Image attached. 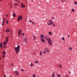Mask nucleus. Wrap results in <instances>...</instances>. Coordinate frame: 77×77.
I'll return each instance as SVG.
<instances>
[{
  "label": "nucleus",
  "mask_w": 77,
  "mask_h": 77,
  "mask_svg": "<svg viewBox=\"0 0 77 77\" xmlns=\"http://www.w3.org/2000/svg\"><path fill=\"white\" fill-rule=\"evenodd\" d=\"M21 29H20L18 32V34L19 35V36H20L21 35Z\"/></svg>",
  "instance_id": "obj_4"
},
{
  "label": "nucleus",
  "mask_w": 77,
  "mask_h": 77,
  "mask_svg": "<svg viewBox=\"0 0 77 77\" xmlns=\"http://www.w3.org/2000/svg\"><path fill=\"white\" fill-rule=\"evenodd\" d=\"M48 33L50 36V35H52V32H49Z\"/></svg>",
  "instance_id": "obj_16"
},
{
  "label": "nucleus",
  "mask_w": 77,
  "mask_h": 77,
  "mask_svg": "<svg viewBox=\"0 0 77 77\" xmlns=\"http://www.w3.org/2000/svg\"><path fill=\"white\" fill-rule=\"evenodd\" d=\"M1 60V57H0V60Z\"/></svg>",
  "instance_id": "obj_57"
},
{
  "label": "nucleus",
  "mask_w": 77,
  "mask_h": 77,
  "mask_svg": "<svg viewBox=\"0 0 77 77\" xmlns=\"http://www.w3.org/2000/svg\"><path fill=\"white\" fill-rule=\"evenodd\" d=\"M51 77H54V73L52 74Z\"/></svg>",
  "instance_id": "obj_18"
},
{
  "label": "nucleus",
  "mask_w": 77,
  "mask_h": 77,
  "mask_svg": "<svg viewBox=\"0 0 77 77\" xmlns=\"http://www.w3.org/2000/svg\"><path fill=\"white\" fill-rule=\"evenodd\" d=\"M4 23H5L4 22V21H3V22H2V24H4Z\"/></svg>",
  "instance_id": "obj_47"
},
{
  "label": "nucleus",
  "mask_w": 77,
  "mask_h": 77,
  "mask_svg": "<svg viewBox=\"0 0 77 77\" xmlns=\"http://www.w3.org/2000/svg\"><path fill=\"white\" fill-rule=\"evenodd\" d=\"M0 48H2V49H3V46H2V45H0Z\"/></svg>",
  "instance_id": "obj_24"
},
{
  "label": "nucleus",
  "mask_w": 77,
  "mask_h": 77,
  "mask_svg": "<svg viewBox=\"0 0 77 77\" xmlns=\"http://www.w3.org/2000/svg\"><path fill=\"white\" fill-rule=\"evenodd\" d=\"M29 22H30V23H32V21H31V20H29Z\"/></svg>",
  "instance_id": "obj_45"
},
{
  "label": "nucleus",
  "mask_w": 77,
  "mask_h": 77,
  "mask_svg": "<svg viewBox=\"0 0 77 77\" xmlns=\"http://www.w3.org/2000/svg\"><path fill=\"white\" fill-rule=\"evenodd\" d=\"M66 77H68V75H66Z\"/></svg>",
  "instance_id": "obj_46"
},
{
  "label": "nucleus",
  "mask_w": 77,
  "mask_h": 77,
  "mask_svg": "<svg viewBox=\"0 0 77 77\" xmlns=\"http://www.w3.org/2000/svg\"><path fill=\"white\" fill-rule=\"evenodd\" d=\"M61 2H62L63 3V2H65V0H64V1H62V0H61Z\"/></svg>",
  "instance_id": "obj_39"
},
{
  "label": "nucleus",
  "mask_w": 77,
  "mask_h": 77,
  "mask_svg": "<svg viewBox=\"0 0 77 77\" xmlns=\"http://www.w3.org/2000/svg\"><path fill=\"white\" fill-rule=\"evenodd\" d=\"M18 46H17V47L16 48V47H15L14 48L15 51H16V53H17V54H18V51H17V50H18Z\"/></svg>",
  "instance_id": "obj_3"
},
{
  "label": "nucleus",
  "mask_w": 77,
  "mask_h": 77,
  "mask_svg": "<svg viewBox=\"0 0 77 77\" xmlns=\"http://www.w3.org/2000/svg\"><path fill=\"white\" fill-rule=\"evenodd\" d=\"M47 24H48V25H49V26H50V25H51V24H50V23L49 24L48 23Z\"/></svg>",
  "instance_id": "obj_40"
},
{
  "label": "nucleus",
  "mask_w": 77,
  "mask_h": 77,
  "mask_svg": "<svg viewBox=\"0 0 77 77\" xmlns=\"http://www.w3.org/2000/svg\"><path fill=\"white\" fill-rule=\"evenodd\" d=\"M2 57H3V58H4V57H5V55H2Z\"/></svg>",
  "instance_id": "obj_32"
},
{
  "label": "nucleus",
  "mask_w": 77,
  "mask_h": 77,
  "mask_svg": "<svg viewBox=\"0 0 77 77\" xmlns=\"http://www.w3.org/2000/svg\"><path fill=\"white\" fill-rule=\"evenodd\" d=\"M11 8H12V6H11Z\"/></svg>",
  "instance_id": "obj_61"
},
{
  "label": "nucleus",
  "mask_w": 77,
  "mask_h": 77,
  "mask_svg": "<svg viewBox=\"0 0 77 77\" xmlns=\"http://www.w3.org/2000/svg\"><path fill=\"white\" fill-rule=\"evenodd\" d=\"M41 41L43 42V43H44L45 42V40L44 38H42L41 39Z\"/></svg>",
  "instance_id": "obj_10"
},
{
  "label": "nucleus",
  "mask_w": 77,
  "mask_h": 77,
  "mask_svg": "<svg viewBox=\"0 0 77 77\" xmlns=\"http://www.w3.org/2000/svg\"><path fill=\"white\" fill-rule=\"evenodd\" d=\"M21 71H24V69H21Z\"/></svg>",
  "instance_id": "obj_52"
},
{
  "label": "nucleus",
  "mask_w": 77,
  "mask_h": 77,
  "mask_svg": "<svg viewBox=\"0 0 77 77\" xmlns=\"http://www.w3.org/2000/svg\"><path fill=\"white\" fill-rule=\"evenodd\" d=\"M49 22L50 23V24L51 25H52V21H51V20H50Z\"/></svg>",
  "instance_id": "obj_15"
},
{
  "label": "nucleus",
  "mask_w": 77,
  "mask_h": 77,
  "mask_svg": "<svg viewBox=\"0 0 77 77\" xmlns=\"http://www.w3.org/2000/svg\"><path fill=\"white\" fill-rule=\"evenodd\" d=\"M69 36H70L69 35H68V38H69Z\"/></svg>",
  "instance_id": "obj_55"
},
{
  "label": "nucleus",
  "mask_w": 77,
  "mask_h": 77,
  "mask_svg": "<svg viewBox=\"0 0 77 77\" xmlns=\"http://www.w3.org/2000/svg\"><path fill=\"white\" fill-rule=\"evenodd\" d=\"M62 39H63L64 41H65V38H64V37H63L62 38Z\"/></svg>",
  "instance_id": "obj_29"
},
{
  "label": "nucleus",
  "mask_w": 77,
  "mask_h": 77,
  "mask_svg": "<svg viewBox=\"0 0 77 77\" xmlns=\"http://www.w3.org/2000/svg\"><path fill=\"white\" fill-rule=\"evenodd\" d=\"M23 46H26L27 45V43H26L25 42H24L23 43Z\"/></svg>",
  "instance_id": "obj_5"
},
{
  "label": "nucleus",
  "mask_w": 77,
  "mask_h": 77,
  "mask_svg": "<svg viewBox=\"0 0 77 77\" xmlns=\"http://www.w3.org/2000/svg\"><path fill=\"white\" fill-rule=\"evenodd\" d=\"M21 8H25V5H23V4H21Z\"/></svg>",
  "instance_id": "obj_11"
},
{
  "label": "nucleus",
  "mask_w": 77,
  "mask_h": 77,
  "mask_svg": "<svg viewBox=\"0 0 77 77\" xmlns=\"http://www.w3.org/2000/svg\"><path fill=\"white\" fill-rule=\"evenodd\" d=\"M33 66V63H31V67H32V66Z\"/></svg>",
  "instance_id": "obj_21"
},
{
  "label": "nucleus",
  "mask_w": 77,
  "mask_h": 77,
  "mask_svg": "<svg viewBox=\"0 0 77 77\" xmlns=\"http://www.w3.org/2000/svg\"><path fill=\"white\" fill-rule=\"evenodd\" d=\"M48 37V36L47 35H46L44 36V38L45 39H47V38Z\"/></svg>",
  "instance_id": "obj_17"
},
{
  "label": "nucleus",
  "mask_w": 77,
  "mask_h": 77,
  "mask_svg": "<svg viewBox=\"0 0 77 77\" xmlns=\"http://www.w3.org/2000/svg\"><path fill=\"white\" fill-rule=\"evenodd\" d=\"M13 64L11 63V66H13Z\"/></svg>",
  "instance_id": "obj_51"
},
{
  "label": "nucleus",
  "mask_w": 77,
  "mask_h": 77,
  "mask_svg": "<svg viewBox=\"0 0 77 77\" xmlns=\"http://www.w3.org/2000/svg\"><path fill=\"white\" fill-rule=\"evenodd\" d=\"M2 54H6V52H5V51H3V52H2Z\"/></svg>",
  "instance_id": "obj_20"
},
{
  "label": "nucleus",
  "mask_w": 77,
  "mask_h": 77,
  "mask_svg": "<svg viewBox=\"0 0 77 77\" xmlns=\"http://www.w3.org/2000/svg\"><path fill=\"white\" fill-rule=\"evenodd\" d=\"M23 16L22 15H20H20L19 16H18V19H17V21H20V20H22L23 19Z\"/></svg>",
  "instance_id": "obj_2"
},
{
  "label": "nucleus",
  "mask_w": 77,
  "mask_h": 77,
  "mask_svg": "<svg viewBox=\"0 0 77 77\" xmlns=\"http://www.w3.org/2000/svg\"><path fill=\"white\" fill-rule=\"evenodd\" d=\"M44 35L43 34H41L40 35V37L41 39H43L44 38Z\"/></svg>",
  "instance_id": "obj_6"
},
{
  "label": "nucleus",
  "mask_w": 77,
  "mask_h": 77,
  "mask_svg": "<svg viewBox=\"0 0 77 77\" xmlns=\"http://www.w3.org/2000/svg\"><path fill=\"white\" fill-rule=\"evenodd\" d=\"M4 75H5V72H4Z\"/></svg>",
  "instance_id": "obj_60"
},
{
  "label": "nucleus",
  "mask_w": 77,
  "mask_h": 77,
  "mask_svg": "<svg viewBox=\"0 0 77 77\" xmlns=\"http://www.w3.org/2000/svg\"><path fill=\"white\" fill-rule=\"evenodd\" d=\"M1 46H2V47H3V45H1Z\"/></svg>",
  "instance_id": "obj_59"
},
{
  "label": "nucleus",
  "mask_w": 77,
  "mask_h": 77,
  "mask_svg": "<svg viewBox=\"0 0 77 77\" xmlns=\"http://www.w3.org/2000/svg\"><path fill=\"white\" fill-rule=\"evenodd\" d=\"M58 65L59 66L60 68L61 69L62 68V65L61 64H58Z\"/></svg>",
  "instance_id": "obj_7"
},
{
  "label": "nucleus",
  "mask_w": 77,
  "mask_h": 77,
  "mask_svg": "<svg viewBox=\"0 0 77 77\" xmlns=\"http://www.w3.org/2000/svg\"><path fill=\"white\" fill-rule=\"evenodd\" d=\"M52 19H54V17H52Z\"/></svg>",
  "instance_id": "obj_54"
},
{
  "label": "nucleus",
  "mask_w": 77,
  "mask_h": 77,
  "mask_svg": "<svg viewBox=\"0 0 77 77\" xmlns=\"http://www.w3.org/2000/svg\"><path fill=\"white\" fill-rule=\"evenodd\" d=\"M2 42H1V44H0V45H2Z\"/></svg>",
  "instance_id": "obj_48"
},
{
  "label": "nucleus",
  "mask_w": 77,
  "mask_h": 77,
  "mask_svg": "<svg viewBox=\"0 0 77 77\" xmlns=\"http://www.w3.org/2000/svg\"><path fill=\"white\" fill-rule=\"evenodd\" d=\"M69 50H72V48L69 47Z\"/></svg>",
  "instance_id": "obj_22"
},
{
  "label": "nucleus",
  "mask_w": 77,
  "mask_h": 77,
  "mask_svg": "<svg viewBox=\"0 0 77 77\" xmlns=\"http://www.w3.org/2000/svg\"><path fill=\"white\" fill-rule=\"evenodd\" d=\"M18 48H17V51H18H18H20V47L19 45H18Z\"/></svg>",
  "instance_id": "obj_8"
},
{
  "label": "nucleus",
  "mask_w": 77,
  "mask_h": 77,
  "mask_svg": "<svg viewBox=\"0 0 77 77\" xmlns=\"http://www.w3.org/2000/svg\"><path fill=\"white\" fill-rule=\"evenodd\" d=\"M8 32V29H7L6 30V32Z\"/></svg>",
  "instance_id": "obj_43"
},
{
  "label": "nucleus",
  "mask_w": 77,
  "mask_h": 77,
  "mask_svg": "<svg viewBox=\"0 0 77 77\" xmlns=\"http://www.w3.org/2000/svg\"><path fill=\"white\" fill-rule=\"evenodd\" d=\"M57 75L58 77H60V75L59 74H57Z\"/></svg>",
  "instance_id": "obj_31"
},
{
  "label": "nucleus",
  "mask_w": 77,
  "mask_h": 77,
  "mask_svg": "<svg viewBox=\"0 0 77 77\" xmlns=\"http://www.w3.org/2000/svg\"><path fill=\"white\" fill-rule=\"evenodd\" d=\"M35 63H38V61H36Z\"/></svg>",
  "instance_id": "obj_35"
},
{
  "label": "nucleus",
  "mask_w": 77,
  "mask_h": 77,
  "mask_svg": "<svg viewBox=\"0 0 77 77\" xmlns=\"http://www.w3.org/2000/svg\"><path fill=\"white\" fill-rule=\"evenodd\" d=\"M40 56H42V52H41V51L40 52Z\"/></svg>",
  "instance_id": "obj_19"
},
{
  "label": "nucleus",
  "mask_w": 77,
  "mask_h": 77,
  "mask_svg": "<svg viewBox=\"0 0 77 77\" xmlns=\"http://www.w3.org/2000/svg\"><path fill=\"white\" fill-rule=\"evenodd\" d=\"M34 38L33 39L34 40H35V39H36V37H35V35L34 36Z\"/></svg>",
  "instance_id": "obj_27"
},
{
  "label": "nucleus",
  "mask_w": 77,
  "mask_h": 77,
  "mask_svg": "<svg viewBox=\"0 0 77 77\" xmlns=\"http://www.w3.org/2000/svg\"><path fill=\"white\" fill-rule=\"evenodd\" d=\"M16 74V75H19V74H18V72Z\"/></svg>",
  "instance_id": "obj_36"
},
{
  "label": "nucleus",
  "mask_w": 77,
  "mask_h": 77,
  "mask_svg": "<svg viewBox=\"0 0 77 77\" xmlns=\"http://www.w3.org/2000/svg\"><path fill=\"white\" fill-rule=\"evenodd\" d=\"M74 4H75V5H77V2L76 1H75L74 2Z\"/></svg>",
  "instance_id": "obj_26"
},
{
  "label": "nucleus",
  "mask_w": 77,
  "mask_h": 77,
  "mask_svg": "<svg viewBox=\"0 0 77 77\" xmlns=\"http://www.w3.org/2000/svg\"><path fill=\"white\" fill-rule=\"evenodd\" d=\"M2 18H3V21H5V20H6V18H5V19H3V18L2 17Z\"/></svg>",
  "instance_id": "obj_23"
},
{
  "label": "nucleus",
  "mask_w": 77,
  "mask_h": 77,
  "mask_svg": "<svg viewBox=\"0 0 77 77\" xmlns=\"http://www.w3.org/2000/svg\"><path fill=\"white\" fill-rule=\"evenodd\" d=\"M32 23V24L34 25V24H35V23L34 22H31Z\"/></svg>",
  "instance_id": "obj_38"
},
{
  "label": "nucleus",
  "mask_w": 77,
  "mask_h": 77,
  "mask_svg": "<svg viewBox=\"0 0 77 77\" xmlns=\"http://www.w3.org/2000/svg\"><path fill=\"white\" fill-rule=\"evenodd\" d=\"M53 25L54 27H55V25L54 23H53Z\"/></svg>",
  "instance_id": "obj_42"
},
{
  "label": "nucleus",
  "mask_w": 77,
  "mask_h": 77,
  "mask_svg": "<svg viewBox=\"0 0 77 77\" xmlns=\"http://www.w3.org/2000/svg\"><path fill=\"white\" fill-rule=\"evenodd\" d=\"M18 2H19V0H18Z\"/></svg>",
  "instance_id": "obj_63"
},
{
  "label": "nucleus",
  "mask_w": 77,
  "mask_h": 77,
  "mask_svg": "<svg viewBox=\"0 0 77 77\" xmlns=\"http://www.w3.org/2000/svg\"><path fill=\"white\" fill-rule=\"evenodd\" d=\"M8 32H10V29H8Z\"/></svg>",
  "instance_id": "obj_53"
},
{
  "label": "nucleus",
  "mask_w": 77,
  "mask_h": 77,
  "mask_svg": "<svg viewBox=\"0 0 77 77\" xmlns=\"http://www.w3.org/2000/svg\"><path fill=\"white\" fill-rule=\"evenodd\" d=\"M72 12H74V11H75L74 9H72Z\"/></svg>",
  "instance_id": "obj_30"
},
{
  "label": "nucleus",
  "mask_w": 77,
  "mask_h": 77,
  "mask_svg": "<svg viewBox=\"0 0 77 77\" xmlns=\"http://www.w3.org/2000/svg\"><path fill=\"white\" fill-rule=\"evenodd\" d=\"M14 73H15V74H17V72H17V71H14Z\"/></svg>",
  "instance_id": "obj_25"
},
{
  "label": "nucleus",
  "mask_w": 77,
  "mask_h": 77,
  "mask_svg": "<svg viewBox=\"0 0 77 77\" xmlns=\"http://www.w3.org/2000/svg\"><path fill=\"white\" fill-rule=\"evenodd\" d=\"M6 24H8V21L7 20H6Z\"/></svg>",
  "instance_id": "obj_33"
},
{
  "label": "nucleus",
  "mask_w": 77,
  "mask_h": 77,
  "mask_svg": "<svg viewBox=\"0 0 77 77\" xmlns=\"http://www.w3.org/2000/svg\"><path fill=\"white\" fill-rule=\"evenodd\" d=\"M47 41H48V42L49 45H52V40L50 38H48L47 39Z\"/></svg>",
  "instance_id": "obj_1"
},
{
  "label": "nucleus",
  "mask_w": 77,
  "mask_h": 77,
  "mask_svg": "<svg viewBox=\"0 0 77 77\" xmlns=\"http://www.w3.org/2000/svg\"><path fill=\"white\" fill-rule=\"evenodd\" d=\"M16 14H15V13H14L13 14V17H16Z\"/></svg>",
  "instance_id": "obj_13"
},
{
  "label": "nucleus",
  "mask_w": 77,
  "mask_h": 77,
  "mask_svg": "<svg viewBox=\"0 0 77 77\" xmlns=\"http://www.w3.org/2000/svg\"><path fill=\"white\" fill-rule=\"evenodd\" d=\"M14 6H18V4H17V3H15L14 4Z\"/></svg>",
  "instance_id": "obj_28"
},
{
  "label": "nucleus",
  "mask_w": 77,
  "mask_h": 77,
  "mask_svg": "<svg viewBox=\"0 0 77 77\" xmlns=\"http://www.w3.org/2000/svg\"><path fill=\"white\" fill-rule=\"evenodd\" d=\"M3 47H4V48H6V46L5 45H3Z\"/></svg>",
  "instance_id": "obj_41"
},
{
  "label": "nucleus",
  "mask_w": 77,
  "mask_h": 77,
  "mask_svg": "<svg viewBox=\"0 0 77 77\" xmlns=\"http://www.w3.org/2000/svg\"><path fill=\"white\" fill-rule=\"evenodd\" d=\"M3 44L5 45H7V43H6V42L4 41V42L3 43Z\"/></svg>",
  "instance_id": "obj_9"
},
{
  "label": "nucleus",
  "mask_w": 77,
  "mask_h": 77,
  "mask_svg": "<svg viewBox=\"0 0 77 77\" xmlns=\"http://www.w3.org/2000/svg\"><path fill=\"white\" fill-rule=\"evenodd\" d=\"M45 50L47 51V52H49V50L47 48H45Z\"/></svg>",
  "instance_id": "obj_12"
},
{
  "label": "nucleus",
  "mask_w": 77,
  "mask_h": 77,
  "mask_svg": "<svg viewBox=\"0 0 77 77\" xmlns=\"http://www.w3.org/2000/svg\"><path fill=\"white\" fill-rule=\"evenodd\" d=\"M8 38H9V36H8V37H6V42H8Z\"/></svg>",
  "instance_id": "obj_14"
},
{
  "label": "nucleus",
  "mask_w": 77,
  "mask_h": 77,
  "mask_svg": "<svg viewBox=\"0 0 77 77\" xmlns=\"http://www.w3.org/2000/svg\"><path fill=\"white\" fill-rule=\"evenodd\" d=\"M43 53L44 54H45V53H46V52L45 51H44Z\"/></svg>",
  "instance_id": "obj_44"
},
{
  "label": "nucleus",
  "mask_w": 77,
  "mask_h": 77,
  "mask_svg": "<svg viewBox=\"0 0 77 77\" xmlns=\"http://www.w3.org/2000/svg\"><path fill=\"white\" fill-rule=\"evenodd\" d=\"M6 17H8V14H7L5 15Z\"/></svg>",
  "instance_id": "obj_49"
},
{
  "label": "nucleus",
  "mask_w": 77,
  "mask_h": 77,
  "mask_svg": "<svg viewBox=\"0 0 77 77\" xmlns=\"http://www.w3.org/2000/svg\"><path fill=\"white\" fill-rule=\"evenodd\" d=\"M10 77H12V76H10Z\"/></svg>",
  "instance_id": "obj_64"
},
{
  "label": "nucleus",
  "mask_w": 77,
  "mask_h": 77,
  "mask_svg": "<svg viewBox=\"0 0 77 77\" xmlns=\"http://www.w3.org/2000/svg\"><path fill=\"white\" fill-rule=\"evenodd\" d=\"M33 77H36V75H35V74H33Z\"/></svg>",
  "instance_id": "obj_34"
},
{
  "label": "nucleus",
  "mask_w": 77,
  "mask_h": 77,
  "mask_svg": "<svg viewBox=\"0 0 77 77\" xmlns=\"http://www.w3.org/2000/svg\"><path fill=\"white\" fill-rule=\"evenodd\" d=\"M23 36H24V33H23Z\"/></svg>",
  "instance_id": "obj_50"
},
{
  "label": "nucleus",
  "mask_w": 77,
  "mask_h": 77,
  "mask_svg": "<svg viewBox=\"0 0 77 77\" xmlns=\"http://www.w3.org/2000/svg\"><path fill=\"white\" fill-rule=\"evenodd\" d=\"M5 77H6V75L5 74Z\"/></svg>",
  "instance_id": "obj_56"
},
{
  "label": "nucleus",
  "mask_w": 77,
  "mask_h": 77,
  "mask_svg": "<svg viewBox=\"0 0 77 77\" xmlns=\"http://www.w3.org/2000/svg\"><path fill=\"white\" fill-rule=\"evenodd\" d=\"M3 25H4V24H3V23H2V26H3Z\"/></svg>",
  "instance_id": "obj_58"
},
{
  "label": "nucleus",
  "mask_w": 77,
  "mask_h": 77,
  "mask_svg": "<svg viewBox=\"0 0 77 77\" xmlns=\"http://www.w3.org/2000/svg\"><path fill=\"white\" fill-rule=\"evenodd\" d=\"M1 66H2V67H3V66H2V65H1Z\"/></svg>",
  "instance_id": "obj_62"
},
{
  "label": "nucleus",
  "mask_w": 77,
  "mask_h": 77,
  "mask_svg": "<svg viewBox=\"0 0 77 77\" xmlns=\"http://www.w3.org/2000/svg\"><path fill=\"white\" fill-rule=\"evenodd\" d=\"M25 40L26 42H27V39L26 38H25Z\"/></svg>",
  "instance_id": "obj_37"
}]
</instances>
